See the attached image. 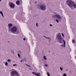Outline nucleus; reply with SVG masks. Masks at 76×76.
Returning a JSON list of instances; mask_svg holds the SVG:
<instances>
[{
  "instance_id": "26",
  "label": "nucleus",
  "mask_w": 76,
  "mask_h": 76,
  "mask_svg": "<svg viewBox=\"0 0 76 76\" xmlns=\"http://www.w3.org/2000/svg\"><path fill=\"white\" fill-rule=\"evenodd\" d=\"M18 52L19 53H21V51L20 50H19Z\"/></svg>"
},
{
  "instance_id": "12",
  "label": "nucleus",
  "mask_w": 76,
  "mask_h": 76,
  "mask_svg": "<svg viewBox=\"0 0 76 76\" xmlns=\"http://www.w3.org/2000/svg\"><path fill=\"white\" fill-rule=\"evenodd\" d=\"M43 58L45 60H47V57L45 56H44Z\"/></svg>"
},
{
  "instance_id": "34",
  "label": "nucleus",
  "mask_w": 76,
  "mask_h": 76,
  "mask_svg": "<svg viewBox=\"0 0 76 76\" xmlns=\"http://www.w3.org/2000/svg\"><path fill=\"white\" fill-rule=\"evenodd\" d=\"M44 37H45V38H46V37H45V36H44Z\"/></svg>"
},
{
  "instance_id": "9",
  "label": "nucleus",
  "mask_w": 76,
  "mask_h": 76,
  "mask_svg": "<svg viewBox=\"0 0 76 76\" xmlns=\"http://www.w3.org/2000/svg\"><path fill=\"white\" fill-rule=\"evenodd\" d=\"M12 23H10L8 24V27L9 28H11L12 26Z\"/></svg>"
},
{
  "instance_id": "6",
  "label": "nucleus",
  "mask_w": 76,
  "mask_h": 76,
  "mask_svg": "<svg viewBox=\"0 0 76 76\" xmlns=\"http://www.w3.org/2000/svg\"><path fill=\"white\" fill-rule=\"evenodd\" d=\"M32 74H33V75H35V76H41L40 75H41V73H37L35 72H32Z\"/></svg>"
},
{
  "instance_id": "23",
  "label": "nucleus",
  "mask_w": 76,
  "mask_h": 76,
  "mask_svg": "<svg viewBox=\"0 0 76 76\" xmlns=\"http://www.w3.org/2000/svg\"><path fill=\"white\" fill-rule=\"evenodd\" d=\"M45 66V67H47V66H48V65H47V64H45L44 65Z\"/></svg>"
},
{
  "instance_id": "27",
  "label": "nucleus",
  "mask_w": 76,
  "mask_h": 76,
  "mask_svg": "<svg viewBox=\"0 0 76 76\" xmlns=\"http://www.w3.org/2000/svg\"><path fill=\"white\" fill-rule=\"evenodd\" d=\"M50 26H53V25L51 24H50Z\"/></svg>"
},
{
  "instance_id": "18",
  "label": "nucleus",
  "mask_w": 76,
  "mask_h": 76,
  "mask_svg": "<svg viewBox=\"0 0 76 76\" xmlns=\"http://www.w3.org/2000/svg\"><path fill=\"white\" fill-rule=\"evenodd\" d=\"M7 61H8V62H10V61H11V60H10V59H8L7 60Z\"/></svg>"
},
{
  "instance_id": "37",
  "label": "nucleus",
  "mask_w": 76,
  "mask_h": 76,
  "mask_svg": "<svg viewBox=\"0 0 76 76\" xmlns=\"http://www.w3.org/2000/svg\"><path fill=\"white\" fill-rule=\"evenodd\" d=\"M35 3H37V2H35Z\"/></svg>"
},
{
  "instance_id": "7",
  "label": "nucleus",
  "mask_w": 76,
  "mask_h": 76,
  "mask_svg": "<svg viewBox=\"0 0 76 76\" xmlns=\"http://www.w3.org/2000/svg\"><path fill=\"white\" fill-rule=\"evenodd\" d=\"M54 16H56L58 19H61V17L58 14H55L54 15Z\"/></svg>"
},
{
  "instance_id": "3",
  "label": "nucleus",
  "mask_w": 76,
  "mask_h": 76,
  "mask_svg": "<svg viewBox=\"0 0 76 76\" xmlns=\"http://www.w3.org/2000/svg\"><path fill=\"white\" fill-rule=\"evenodd\" d=\"M40 9L42 10H43L45 11L47 9V6L45 4H42L41 5H40L39 6Z\"/></svg>"
},
{
  "instance_id": "17",
  "label": "nucleus",
  "mask_w": 76,
  "mask_h": 76,
  "mask_svg": "<svg viewBox=\"0 0 76 76\" xmlns=\"http://www.w3.org/2000/svg\"><path fill=\"white\" fill-rule=\"evenodd\" d=\"M11 52L12 53H13V54H14L15 53V52L14 51H13V50H11Z\"/></svg>"
},
{
  "instance_id": "10",
  "label": "nucleus",
  "mask_w": 76,
  "mask_h": 76,
  "mask_svg": "<svg viewBox=\"0 0 76 76\" xmlns=\"http://www.w3.org/2000/svg\"><path fill=\"white\" fill-rule=\"evenodd\" d=\"M63 41L64 42V48H65V44H66V42H65V41L64 40H63Z\"/></svg>"
},
{
  "instance_id": "8",
  "label": "nucleus",
  "mask_w": 76,
  "mask_h": 76,
  "mask_svg": "<svg viewBox=\"0 0 76 76\" xmlns=\"http://www.w3.org/2000/svg\"><path fill=\"white\" fill-rule=\"evenodd\" d=\"M16 3L17 5H19L20 4V1H17L16 2Z\"/></svg>"
},
{
  "instance_id": "39",
  "label": "nucleus",
  "mask_w": 76,
  "mask_h": 76,
  "mask_svg": "<svg viewBox=\"0 0 76 76\" xmlns=\"http://www.w3.org/2000/svg\"><path fill=\"white\" fill-rule=\"evenodd\" d=\"M18 32H19V31H18Z\"/></svg>"
},
{
  "instance_id": "31",
  "label": "nucleus",
  "mask_w": 76,
  "mask_h": 76,
  "mask_svg": "<svg viewBox=\"0 0 76 76\" xmlns=\"http://www.w3.org/2000/svg\"><path fill=\"white\" fill-rule=\"evenodd\" d=\"M64 45H63V44H62L61 45L62 47H63Z\"/></svg>"
},
{
  "instance_id": "22",
  "label": "nucleus",
  "mask_w": 76,
  "mask_h": 76,
  "mask_svg": "<svg viewBox=\"0 0 76 76\" xmlns=\"http://www.w3.org/2000/svg\"><path fill=\"white\" fill-rule=\"evenodd\" d=\"M72 42L73 43H75V40H73L72 41Z\"/></svg>"
},
{
  "instance_id": "1",
  "label": "nucleus",
  "mask_w": 76,
  "mask_h": 76,
  "mask_svg": "<svg viewBox=\"0 0 76 76\" xmlns=\"http://www.w3.org/2000/svg\"><path fill=\"white\" fill-rule=\"evenodd\" d=\"M56 38L57 39H58V42L61 44L63 42V37L61 36L60 33H58L57 34L56 36Z\"/></svg>"
},
{
  "instance_id": "11",
  "label": "nucleus",
  "mask_w": 76,
  "mask_h": 76,
  "mask_svg": "<svg viewBox=\"0 0 76 76\" xmlns=\"http://www.w3.org/2000/svg\"><path fill=\"white\" fill-rule=\"evenodd\" d=\"M0 14H1V15L2 17H3V18H4V16H3V12H2V11H1V12H0Z\"/></svg>"
},
{
  "instance_id": "29",
  "label": "nucleus",
  "mask_w": 76,
  "mask_h": 76,
  "mask_svg": "<svg viewBox=\"0 0 76 76\" xmlns=\"http://www.w3.org/2000/svg\"><path fill=\"white\" fill-rule=\"evenodd\" d=\"M23 40H24V41H25V40H26V39H25V38H24L23 39Z\"/></svg>"
},
{
  "instance_id": "5",
  "label": "nucleus",
  "mask_w": 76,
  "mask_h": 76,
  "mask_svg": "<svg viewBox=\"0 0 76 76\" xmlns=\"http://www.w3.org/2000/svg\"><path fill=\"white\" fill-rule=\"evenodd\" d=\"M9 6L12 9H14L15 7V5L12 2H10L9 3Z\"/></svg>"
},
{
  "instance_id": "20",
  "label": "nucleus",
  "mask_w": 76,
  "mask_h": 76,
  "mask_svg": "<svg viewBox=\"0 0 76 76\" xmlns=\"http://www.w3.org/2000/svg\"><path fill=\"white\" fill-rule=\"evenodd\" d=\"M56 21L57 22V23H58V22H59V21H58V20L57 19L56 20Z\"/></svg>"
},
{
  "instance_id": "2",
  "label": "nucleus",
  "mask_w": 76,
  "mask_h": 76,
  "mask_svg": "<svg viewBox=\"0 0 76 76\" xmlns=\"http://www.w3.org/2000/svg\"><path fill=\"white\" fill-rule=\"evenodd\" d=\"M10 74L11 76H20V74L16 70L12 71Z\"/></svg>"
},
{
  "instance_id": "32",
  "label": "nucleus",
  "mask_w": 76,
  "mask_h": 76,
  "mask_svg": "<svg viewBox=\"0 0 76 76\" xmlns=\"http://www.w3.org/2000/svg\"><path fill=\"white\" fill-rule=\"evenodd\" d=\"M20 62L22 63V60H21V61H20Z\"/></svg>"
},
{
  "instance_id": "38",
  "label": "nucleus",
  "mask_w": 76,
  "mask_h": 76,
  "mask_svg": "<svg viewBox=\"0 0 76 76\" xmlns=\"http://www.w3.org/2000/svg\"><path fill=\"white\" fill-rule=\"evenodd\" d=\"M12 70H13V69H12Z\"/></svg>"
},
{
  "instance_id": "25",
  "label": "nucleus",
  "mask_w": 76,
  "mask_h": 76,
  "mask_svg": "<svg viewBox=\"0 0 76 76\" xmlns=\"http://www.w3.org/2000/svg\"><path fill=\"white\" fill-rule=\"evenodd\" d=\"M13 66H17V64H14L13 65Z\"/></svg>"
},
{
  "instance_id": "24",
  "label": "nucleus",
  "mask_w": 76,
  "mask_h": 76,
  "mask_svg": "<svg viewBox=\"0 0 76 76\" xmlns=\"http://www.w3.org/2000/svg\"><path fill=\"white\" fill-rule=\"evenodd\" d=\"M26 65L27 66H28V67H31V66L29 65L28 64H26Z\"/></svg>"
},
{
  "instance_id": "33",
  "label": "nucleus",
  "mask_w": 76,
  "mask_h": 76,
  "mask_svg": "<svg viewBox=\"0 0 76 76\" xmlns=\"http://www.w3.org/2000/svg\"><path fill=\"white\" fill-rule=\"evenodd\" d=\"M29 69H30V70H31V69L30 68H29Z\"/></svg>"
},
{
  "instance_id": "28",
  "label": "nucleus",
  "mask_w": 76,
  "mask_h": 76,
  "mask_svg": "<svg viewBox=\"0 0 76 76\" xmlns=\"http://www.w3.org/2000/svg\"><path fill=\"white\" fill-rule=\"evenodd\" d=\"M45 38H46V39H49L50 38L46 37Z\"/></svg>"
},
{
  "instance_id": "16",
  "label": "nucleus",
  "mask_w": 76,
  "mask_h": 76,
  "mask_svg": "<svg viewBox=\"0 0 76 76\" xmlns=\"http://www.w3.org/2000/svg\"><path fill=\"white\" fill-rule=\"evenodd\" d=\"M63 76H67V75L66 73H64Z\"/></svg>"
},
{
  "instance_id": "19",
  "label": "nucleus",
  "mask_w": 76,
  "mask_h": 76,
  "mask_svg": "<svg viewBox=\"0 0 76 76\" xmlns=\"http://www.w3.org/2000/svg\"><path fill=\"white\" fill-rule=\"evenodd\" d=\"M18 57H20V54H18Z\"/></svg>"
},
{
  "instance_id": "30",
  "label": "nucleus",
  "mask_w": 76,
  "mask_h": 76,
  "mask_svg": "<svg viewBox=\"0 0 76 76\" xmlns=\"http://www.w3.org/2000/svg\"><path fill=\"white\" fill-rule=\"evenodd\" d=\"M36 26H38V23H37L36 24Z\"/></svg>"
},
{
  "instance_id": "15",
  "label": "nucleus",
  "mask_w": 76,
  "mask_h": 76,
  "mask_svg": "<svg viewBox=\"0 0 76 76\" xmlns=\"http://www.w3.org/2000/svg\"><path fill=\"white\" fill-rule=\"evenodd\" d=\"M7 64H8V63H7V62H6L5 63V65L6 66H7Z\"/></svg>"
},
{
  "instance_id": "14",
  "label": "nucleus",
  "mask_w": 76,
  "mask_h": 76,
  "mask_svg": "<svg viewBox=\"0 0 76 76\" xmlns=\"http://www.w3.org/2000/svg\"><path fill=\"white\" fill-rule=\"evenodd\" d=\"M47 75L48 76H50V74L48 72H47Z\"/></svg>"
},
{
  "instance_id": "35",
  "label": "nucleus",
  "mask_w": 76,
  "mask_h": 76,
  "mask_svg": "<svg viewBox=\"0 0 76 76\" xmlns=\"http://www.w3.org/2000/svg\"><path fill=\"white\" fill-rule=\"evenodd\" d=\"M75 58L76 59V56H75Z\"/></svg>"
},
{
  "instance_id": "36",
  "label": "nucleus",
  "mask_w": 76,
  "mask_h": 76,
  "mask_svg": "<svg viewBox=\"0 0 76 76\" xmlns=\"http://www.w3.org/2000/svg\"><path fill=\"white\" fill-rule=\"evenodd\" d=\"M52 54H54V53H53Z\"/></svg>"
},
{
  "instance_id": "13",
  "label": "nucleus",
  "mask_w": 76,
  "mask_h": 76,
  "mask_svg": "<svg viewBox=\"0 0 76 76\" xmlns=\"http://www.w3.org/2000/svg\"><path fill=\"white\" fill-rule=\"evenodd\" d=\"M60 69L61 71H62L63 70V68L62 67H60Z\"/></svg>"
},
{
  "instance_id": "21",
  "label": "nucleus",
  "mask_w": 76,
  "mask_h": 76,
  "mask_svg": "<svg viewBox=\"0 0 76 76\" xmlns=\"http://www.w3.org/2000/svg\"><path fill=\"white\" fill-rule=\"evenodd\" d=\"M62 35L63 38H64V34H63L62 33L61 34Z\"/></svg>"
},
{
  "instance_id": "4",
  "label": "nucleus",
  "mask_w": 76,
  "mask_h": 76,
  "mask_svg": "<svg viewBox=\"0 0 76 76\" xmlns=\"http://www.w3.org/2000/svg\"><path fill=\"white\" fill-rule=\"evenodd\" d=\"M11 31L12 33V34H15V32L17 31L16 27L14 26L12 27L11 29Z\"/></svg>"
}]
</instances>
